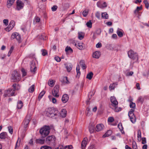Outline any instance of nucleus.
<instances>
[{
    "instance_id": "1",
    "label": "nucleus",
    "mask_w": 149,
    "mask_h": 149,
    "mask_svg": "<svg viewBox=\"0 0 149 149\" xmlns=\"http://www.w3.org/2000/svg\"><path fill=\"white\" fill-rule=\"evenodd\" d=\"M130 107L132 108L130 110L129 112L128 115L131 121L133 123H134L136 122V118L135 116L134 113V109L135 108L136 104L132 102H131L130 104Z\"/></svg>"
},
{
    "instance_id": "2",
    "label": "nucleus",
    "mask_w": 149,
    "mask_h": 149,
    "mask_svg": "<svg viewBox=\"0 0 149 149\" xmlns=\"http://www.w3.org/2000/svg\"><path fill=\"white\" fill-rule=\"evenodd\" d=\"M50 128L49 126L45 125L40 129L39 133L42 138H45L50 133Z\"/></svg>"
},
{
    "instance_id": "3",
    "label": "nucleus",
    "mask_w": 149,
    "mask_h": 149,
    "mask_svg": "<svg viewBox=\"0 0 149 149\" xmlns=\"http://www.w3.org/2000/svg\"><path fill=\"white\" fill-rule=\"evenodd\" d=\"M59 113L57 110L55 108H48L45 111V115L46 116L52 117L54 116L58 115Z\"/></svg>"
},
{
    "instance_id": "4",
    "label": "nucleus",
    "mask_w": 149,
    "mask_h": 149,
    "mask_svg": "<svg viewBox=\"0 0 149 149\" xmlns=\"http://www.w3.org/2000/svg\"><path fill=\"white\" fill-rule=\"evenodd\" d=\"M110 101L112 105L114 107L115 111L118 112L121 110L120 108H117L118 103L115 97H111L110 98Z\"/></svg>"
},
{
    "instance_id": "5",
    "label": "nucleus",
    "mask_w": 149,
    "mask_h": 149,
    "mask_svg": "<svg viewBox=\"0 0 149 149\" xmlns=\"http://www.w3.org/2000/svg\"><path fill=\"white\" fill-rule=\"evenodd\" d=\"M11 78L13 82L18 81L21 79L20 74L17 71H14L12 74Z\"/></svg>"
},
{
    "instance_id": "6",
    "label": "nucleus",
    "mask_w": 149,
    "mask_h": 149,
    "mask_svg": "<svg viewBox=\"0 0 149 149\" xmlns=\"http://www.w3.org/2000/svg\"><path fill=\"white\" fill-rule=\"evenodd\" d=\"M128 55L129 57L133 60L136 59L138 60V56L137 53H134L132 50H130L128 52Z\"/></svg>"
},
{
    "instance_id": "7",
    "label": "nucleus",
    "mask_w": 149,
    "mask_h": 149,
    "mask_svg": "<svg viewBox=\"0 0 149 149\" xmlns=\"http://www.w3.org/2000/svg\"><path fill=\"white\" fill-rule=\"evenodd\" d=\"M31 117L29 115H27L24 120L23 124L24 125V127L25 129L24 130L26 131L25 129L28 127V125L31 120Z\"/></svg>"
},
{
    "instance_id": "8",
    "label": "nucleus",
    "mask_w": 149,
    "mask_h": 149,
    "mask_svg": "<svg viewBox=\"0 0 149 149\" xmlns=\"http://www.w3.org/2000/svg\"><path fill=\"white\" fill-rule=\"evenodd\" d=\"M15 93L14 90H13L12 89H9L4 92V97H6L14 96L15 95Z\"/></svg>"
},
{
    "instance_id": "9",
    "label": "nucleus",
    "mask_w": 149,
    "mask_h": 149,
    "mask_svg": "<svg viewBox=\"0 0 149 149\" xmlns=\"http://www.w3.org/2000/svg\"><path fill=\"white\" fill-rule=\"evenodd\" d=\"M59 91V86L58 85L55 86L52 91L53 95L55 97H58L59 96V95L58 94Z\"/></svg>"
},
{
    "instance_id": "10",
    "label": "nucleus",
    "mask_w": 149,
    "mask_h": 149,
    "mask_svg": "<svg viewBox=\"0 0 149 149\" xmlns=\"http://www.w3.org/2000/svg\"><path fill=\"white\" fill-rule=\"evenodd\" d=\"M15 25V22L13 20H12L10 22L8 26L5 29V30L6 31H9L12 29Z\"/></svg>"
},
{
    "instance_id": "11",
    "label": "nucleus",
    "mask_w": 149,
    "mask_h": 149,
    "mask_svg": "<svg viewBox=\"0 0 149 149\" xmlns=\"http://www.w3.org/2000/svg\"><path fill=\"white\" fill-rule=\"evenodd\" d=\"M12 39L15 38L19 42H21V37L19 34L15 32L13 33L11 36Z\"/></svg>"
},
{
    "instance_id": "12",
    "label": "nucleus",
    "mask_w": 149,
    "mask_h": 149,
    "mask_svg": "<svg viewBox=\"0 0 149 149\" xmlns=\"http://www.w3.org/2000/svg\"><path fill=\"white\" fill-rule=\"evenodd\" d=\"M17 9L19 10L22 8L24 6V4L23 2L19 0L17 1Z\"/></svg>"
},
{
    "instance_id": "13",
    "label": "nucleus",
    "mask_w": 149,
    "mask_h": 149,
    "mask_svg": "<svg viewBox=\"0 0 149 149\" xmlns=\"http://www.w3.org/2000/svg\"><path fill=\"white\" fill-rule=\"evenodd\" d=\"M55 139L54 136H48L46 138V141L47 143H54L55 142Z\"/></svg>"
},
{
    "instance_id": "14",
    "label": "nucleus",
    "mask_w": 149,
    "mask_h": 149,
    "mask_svg": "<svg viewBox=\"0 0 149 149\" xmlns=\"http://www.w3.org/2000/svg\"><path fill=\"white\" fill-rule=\"evenodd\" d=\"M36 69L37 68L35 62L32 61L31 64L30 70L31 72L33 73H35L36 70Z\"/></svg>"
},
{
    "instance_id": "15",
    "label": "nucleus",
    "mask_w": 149,
    "mask_h": 149,
    "mask_svg": "<svg viewBox=\"0 0 149 149\" xmlns=\"http://www.w3.org/2000/svg\"><path fill=\"white\" fill-rule=\"evenodd\" d=\"M104 128V126L102 124H98L96 126L95 130L99 132L102 131Z\"/></svg>"
},
{
    "instance_id": "16",
    "label": "nucleus",
    "mask_w": 149,
    "mask_h": 149,
    "mask_svg": "<svg viewBox=\"0 0 149 149\" xmlns=\"http://www.w3.org/2000/svg\"><path fill=\"white\" fill-rule=\"evenodd\" d=\"M101 55V53L99 51H96L93 54L92 56L93 58L98 59Z\"/></svg>"
},
{
    "instance_id": "17",
    "label": "nucleus",
    "mask_w": 149,
    "mask_h": 149,
    "mask_svg": "<svg viewBox=\"0 0 149 149\" xmlns=\"http://www.w3.org/2000/svg\"><path fill=\"white\" fill-rule=\"evenodd\" d=\"M15 0H7V6L8 8L11 7L12 6Z\"/></svg>"
},
{
    "instance_id": "18",
    "label": "nucleus",
    "mask_w": 149,
    "mask_h": 149,
    "mask_svg": "<svg viewBox=\"0 0 149 149\" xmlns=\"http://www.w3.org/2000/svg\"><path fill=\"white\" fill-rule=\"evenodd\" d=\"M69 97L68 95L65 94L63 95L62 98V101L64 103L66 102L68 100Z\"/></svg>"
},
{
    "instance_id": "19",
    "label": "nucleus",
    "mask_w": 149,
    "mask_h": 149,
    "mask_svg": "<svg viewBox=\"0 0 149 149\" xmlns=\"http://www.w3.org/2000/svg\"><path fill=\"white\" fill-rule=\"evenodd\" d=\"M97 5L98 7L101 8L106 7L107 6L105 2H104L103 4H102L100 2H98L97 3Z\"/></svg>"
},
{
    "instance_id": "20",
    "label": "nucleus",
    "mask_w": 149,
    "mask_h": 149,
    "mask_svg": "<svg viewBox=\"0 0 149 149\" xmlns=\"http://www.w3.org/2000/svg\"><path fill=\"white\" fill-rule=\"evenodd\" d=\"M117 33L120 37H122L123 36V31L121 29H118L117 31Z\"/></svg>"
},
{
    "instance_id": "21",
    "label": "nucleus",
    "mask_w": 149,
    "mask_h": 149,
    "mask_svg": "<svg viewBox=\"0 0 149 149\" xmlns=\"http://www.w3.org/2000/svg\"><path fill=\"white\" fill-rule=\"evenodd\" d=\"M87 139V138H84L82 141L81 144V148L82 149L84 148L86 146Z\"/></svg>"
},
{
    "instance_id": "22",
    "label": "nucleus",
    "mask_w": 149,
    "mask_h": 149,
    "mask_svg": "<svg viewBox=\"0 0 149 149\" xmlns=\"http://www.w3.org/2000/svg\"><path fill=\"white\" fill-rule=\"evenodd\" d=\"M65 65L67 71L68 72H70L72 69V65L71 63H68L66 64Z\"/></svg>"
},
{
    "instance_id": "23",
    "label": "nucleus",
    "mask_w": 149,
    "mask_h": 149,
    "mask_svg": "<svg viewBox=\"0 0 149 149\" xmlns=\"http://www.w3.org/2000/svg\"><path fill=\"white\" fill-rule=\"evenodd\" d=\"M67 114V111L65 109H62L60 113V115L63 118L65 117Z\"/></svg>"
},
{
    "instance_id": "24",
    "label": "nucleus",
    "mask_w": 149,
    "mask_h": 149,
    "mask_svg": "<svg viewBox=\"0 0 149 149\" xmlns=\"http://www.w3.org/2000/svg\"><path fill=\"white\" fill-rule=\"evenodd\" d=\"M82 43H78L75 44V46L79 49L81 50L84 49V47L82 45Z\"/></svg>"
},
{
    "instance_id": "25",
    "label": "nucleus",
    "mask_w": 149,
    "mask_h": 149,
    "mask_svg": "<svg viewBox=\"0 0 149 149\" xmlns=\"http://www.w3.org/2000/svg\"><path fill=\"white\" fill-rule=\"evenodd\" d=\"M7 134L6 132H3L0 134V138L2 139H5L7 137Z\"/></svg>"
},
{
    "instance_id": "26",
    "label": "nucleus",
    "mask_w": 149,
    "mask_h": 149,
    "mask_svg": "<svg viewBox=\"0 0 149 149\" xmlns=\"http://www.w3.org/2000/svg\"><path fill=\"white\" fill-rule=\"evenodd\" d=\"M112 133V132L111 130H109L107 131V132L104 135L103 137H106L109 136L111 135Z\"/></svg>"
},
{
    "instance_id": "27",
    "label": "nucleus",
    "mask_w": 149,
    "mask_h": 149,
    "mask_svg": "<svg viewBox=\"0 0 149 149\" xmlns=\"http://www.w3.org/2000/svg\"><path fill=\"white\" fill-rule=\"evenodd\" d=\"M93 76V73L92 72H90L88 73L86 76V78L89 79L91 80Z\"/></svg>"
},
{
    "instance_id": "28",
    "label": "nucleus",
    "mask_w": 149,
    "mask_h": 149,
    "mask_svg": "<svg viewBox=\"0 0 149 149\" xmlns=\"http://www.w3.org/2000/svg\"><path fill=\"white\" fill-rule=\"evenodd\" d=\"M79 64L82 67L83 69H84L86 68V66L84 61L81 60L79 62Z\"/></svg>"
},
{
    "instance_id": "29",
    "label": "nucleus",
    "mask_w": 149,
    "mask_h": 149,
    "mask_svg": "<svg viewBox=\"0 0 149 149\" xmlns=\"http://www.w3.org/2000/svg\"><path fill=\"white\" fill-rule=\"evenodd\" d=\"M142 7L141 6L140 7L137 6L136 9L134 11V13L136 15L138 14L139 12L141 9H142Z\"/></svg>"
},
{
    "instance_id": "30",
    "label": "nucleus",
    "mask_w": 149,
    "mask_h": 149,
    "mask_svg": "<svg viewBox=\"0 0 149 149\" xmlns=\"http://www.w3.org/2000/svg\"><path fill=\"white\" fill-rule=\"evenodd\" d=\"M23 106V103L21 101H19L17 104V107L18 109H20L22 108Z\"/></svg>"
},
{
    "instance_id": "31",
    "label": "nucleus",
    "mask_w": 149,
    "mask_h": 149,
    "mask_svg": "<svg viewBox=\"0 0 149 149\" xmlns=\"http://www.w3.org/2000/svg\"><path fill=\"white\" fill-rule=\"evenodd\" d=\"M86 115L87 116H90L92 114L90 109L89 107H87L86 111Z\"/></svg>"
},
{
    "instance_id": "32",
    "label": "nucleus",
    "mask_w": 149,
    "mask_h": 149,
    "mask_svg": "<svg viewBox=\"0 0 149 149\" xmlns=\"http://www.w3.org/2000/svg\"><path fill=\"white\" fill-rule=\"evenodd\" d=\"M45 141V139H38L36 140V143H40L41 144H43L44 143Z\"/></svg>"
},
{
    "instance_id": "33",
    "label": "nucleus",
    "mask_w": 149,
    "mask_h": 149,
    "mask_svg": "<svg viewBox=\"0 0 149 149\" xmlns=\"http://www.w3.org/2000/svg\"><path fill=\"white\" fill-rule=\"evenodd\" d=\"M108 15L107 13H102V17L103 19H107L108 18Z\"/></svg>"
},
{
    "instance_id": "34",
    "label": "nucleus",
    "mask_w": 149,
    "mask_h": 149,
    "mask_svg": "<svg viewBox=\"0 0 149 149\" xmlns=\"http://www.w3.org/2000/svg\"><path fill=\"white\" fill-rule=\"evenodd\" d=\"M95 127L94 125H91L89 127V131L91 133H93Z\"/></svg>"
},
{
    "instance_id": "35",
    "label": "nucleus",
    "mask_w": 149,
    "mask_h": 149,
    "mask_svg": "<svg viewBox=\"0 0 149 149\" xmlns=\"http://www.w3.org/2000/svg\"><path fill=\"white\" fill-rule=\"evenodd\" d=\"M45 93V91H42L39 94L38 97V99L39 101L42 98V97L43 96L44 94Z\"/></svg>"
},
{
    "instance_id": "36",
    "label": "nucleus",
    "mask_w": 149,
    "mask_h": 149,
    "mask_svg": "<svg viewBox=\"0 0 149 149\" xmlns=\"http://www.w3.org/2000/svg\"><path fill=\"white\" fill-rule=\"evenodd\" d=\"M80 67L79 65H77L76 67V71L77 73V76H79L80 75Z\"/></svg>"
},
{
    "instance_id": "37",
    "label": "nucleus",
    "mask_w": 149,
    "mask_h": 149,
    "mask_svg": "<svg viewBox=\"0 0 149 149\" xmlns=\"http://www.w3.org/2000/svg\"><path fill=\"white\" fill-rule=\"evenodd\" d=\"M141 131L140 130H138V133H137V138L138 140L139 141H140L141 140Z\"/></svg>"
},
{
    "instance_id": "38",
    "label": "nucleus",
    "mask_w": 149,
    "mask_h": 149,
    "mask_svg": "<svg viewBox=\"0 0 149 149\" xmlns=\"http://www.w3.org/2000/svg\"><path fill=\"white\" fill-rule=\"evenodd\" d=\"M65 50L66 52H69L70 53H72L73 52L72 49L71 48L68 46H67L65 48Z\"/></svg>"
},
{
    "instance_id": "39",
    "label": "nucleus",
    "mask_w": 149,
    "mask_h": 149,
    "mask_svg": "<svg viewBox=\"0 0 149 149\" xmlns=\"http://www.w3.org/2000/svg\"><path fill=\"white\" fill-rule=\"evenodd\" d=\"M143 3H144L146 8L148 9L149 7V3L147 0H144L143 1Z\"/></svg>"
},
{
    "instance_id": "40",
    "label": "nucleus",
    "mask_w": 149,
    "mask_h": 149,
    "mask_svg": "<svg viewBox=\"0 0 149 149\" xmlns=\"http://www.w3.org/2000/svg\"><path fill=\"white\" fill-rule=\"evenodd\" d=\"M144 98L143 97L140 96L138 98L137 100V102H140L142 104L144 101Z\"/></svg>"
},
{
    "instance_id": "41",
    "label": "nucleus",
    "mask_w": 149,
    "mask_h": 149,
    "mask_svg": "<svg viewBox=\"0 0 149 149\" xmlns=\"http://www.w3.org/2000/svg\"><path fill=\"white\" fill-rule=\"evenodd\" d=\"M118 127L119 128V129L120 130L121 132L123 133V132H123V133H124V132L123 131V128L122 126V125L121 124V123H119L118 124Z\"/></svg>"
},
{
    "instance_id": "42",
    "label": "nucleus",
    "mask_w": 149,
    "mask_h": 149,
    "mask_svg": "<svg viewBox=\"0 0 149 149\" xmlns=\"http://www.w3.org/2000/svg\"><path fill=\"white\" fill-rule=\"evenodd\" d=\"M48 84L51 87H53L54 84V83L53 80H49L48 82Z\"/></svg>"
},
{
    "instance_id": "43",
    "label": "nucleus",
    "mask_w": 149,
    "mask_h": 149,
    "mask_svg": "<svg viewBox=\"0 0 149 149\" xmlns=\"http://www.w3.org/2000/svg\"><path fill=\"white\" fill-rule=\"evenodd\" d=\"M63 7V10H65L69 7V4L68 3H63L62 5Z\"/></svg>"
},
{
    "instance_id": "44",
    "label": "nucleus",
    "mask_w": 149,
    "mask_h": 149,
    "mask_svg": "<svg viewBox=\"0 0 149 149\" xmlns=\"http://www.w3.org/2000/svg\"><path fill=\"white\" fill-rule=\"evenodd\" d=\"M35 86L34 85L31 86L29 89L28 91L29 92L32 93L34 90Z\"/></svg>"
},
{
    "instance_id": "45",
    "label": "nucleus",
    "mask_w": 149,
    "mask_h": 149,
    "mask_svg": "<svg viewBox=\"0 0 149 149\" xmlns=\"http://www.w3.org/2000/svg\"><path fill=\"white\" fill-rule=\"evenodd\" d=\"M86 25L89 28H91L92 26V23L91 20H89L86 23Z\"/></svg>"
},
{
    "instance_id": "46",
    "label": "nucleus",
    "mask_w": 149,
    "mask_h": 149,
    "mask_svg": "<svg viewBox=\"0 0 149 149\" xmlns=\"http://www.w3.org/2000/svg\"><path fill=\"white\" fill-rule=\"evenodd\" d=\"M78 37L79 40H81L84 38V36L83 35L82 33L79 32L78 33Z\"/></svg>"
},
{
    "instance_id": "47",
    "label": "nucleus",
    "mask_w": 149,
    "mask_h": 149,
    "mask_svg": "<svg viewBox=\"0 0 149 149\" xmlns=\"http://www.w3.org/2000/svg\"><path fill=\"white\" fill-rule=\"evenodd\" d=\"M63 82L64 83L67 84H68L69 83V82L68 80V78L67 77H64L63 78Z\"/></svg>"
},
{
    "instance_id": "48",
    "label": "nucleus",
    "mask_w": 149,
    "mask_h": 149,
    "mask_svg": "<svg viewBox=\"0 0 149 149\" xmlns=\"http://www.w3.org/2000/svg\"><path fill=\"white\" fill-rule=\"evenodd\" d=\"M21 71L22 73V76L23 77L25 76L26 75V73L25 71V70L23 68L21 69Z\"/></svg>"
},
{
    "instance_id": "49",
    "label": "nucleus",
    "mask_w": 149,
    "mask_h": 149,
    "mask_svg": "<svg viewBox=\"0 0 149 149\" xmlns=\"http://www.w3.org/2000/svg\"><path fill=\"white\" fill-rule=\"evenodd\" d=\"M114 120V119L113 117H110L108 118V121L109 122H112Z\"/></svg>"
},
{
    "instance_id": "50",
    "label": "nucleus",
    "mask_w": 149,
    "mask_h": 149,
    "mask_svg": "<svg viewBox=\"0 0 149 149\" xmlns=\"http://www.w3.org/2000/svg\"><path fill=\"white\" fill-rule=\"evenodd\" d=\"M42 55L43 56H45L47 54V52L45 49H42Z\"/></svg>"
},
{
    "instance_id": "51",
    "label": "nucleus",
    "mask_w": 149,
    "mask_h": 149,
    "mask_svg": "<svg viewBox=\"0 0 149 149\" xmlns=\"http://www.w3.org/2000/svg\"><path fill=\"white\" fill-rule=\"evenodd\" d=\"M114 86L115 85L114 84H110L109 87V89L110 90H111L114 89L115 88Z\"/></svg>"
},
{
    "instance_id": "52",
    "label": "nucleus",
    "mask_w": 149,
    "mask_h": 149,
    "mask_svg": "<svg viewBox=\"0 0 149 149\" xmlns=\"http://www.w3.org/2000/svg\"><path fill=\"white\" fill-rule=\"evenodd\" d=\"M40 149H52L51 148L47 146H44L41 147Z\"/></svg>"
},
{
    "instance_id": "53",
    "label": "nucleus",
    "mask_w": 149,
    "mask_h": 149,
    "mask_svg": "<svg viewBox=\"0 0 149 149\" xmlns=\"http://www.w3.org/2000/svg\"><path fill=\"white\" fill-rule=\"evenodd\" d=\"M3 22L5 25L7 26L8 23V19H4L3 20Z\"/></svg>"
},
{
    "instance_id": "54",
    "label": "nucleus",
    "mask_w": 149,
    "mask_h": 149,
    "mask_svg": "<svg viewBox=\"0 0 149 149\" xmlns=\"http://www.w3.org/2000/svg\"><path fill=\"white\" fill-rule=\"evenodd\" d=\"M88 14V12L86 10H84L83 11L82 13V14L84 17H86Z\"/></svg>"
},
{
    "instance_id": "55",
    "label": "nucleus",
    "mask_w": 149,
    "mask_h": 149,
    "mask_svg": "<svg viewBox=\"0 0 149 149\" xmlns=\"http://www.w3.org/2000/svg\"><path fill=\"white\" fill-rule=\"evenodd\" d=\"M8 129L9 132L11 134H12L13 132V129L11 126H9L8 127Z\"/></svg>"
},
{
    "instance_id": "56",
    "label": "nucleus",
    "mask_w": 149,
    "mask_h": 149,
    "mask_svg": "<svg viewBox=\"0 0 149 149\" xmlns=\"http://www.w3.org/2000/svg\"><path fill=\"white\" fill-rule=\"evenodd\" d=\"M57 6H54L52 8V10L53 11H56L57 9Z\"/></svg>"
},
{
    "instance_id": "57",
    "label": "nucleus",
    "mask_w": 149,
    "mask_h": 149,
    "mask_svg": "<svg viewBox=\"0 0 149 149\" xmlns=\"http://www.w3.org/2000/svg\"><path fill=\"white\" fill-rule=\"evenodd\" d=\"M95 16L98 19H100V13L97 12L95 14Z\"/></svg>"
},
{
    "instance_id": "58",
    "label": "nucleus",
    "mask_w": 149,
    "mask_h": 149,
    "mask_svg": "<svg viewBox=\"0 0 149 149\" xmlns=\"http://www.w3.org/2000/svg\"><path fill=\"white\" fill-rule=\"evenodd\" d=\"M133 74V72L132 71L130 72H128L127 73V74H126V75L127 76H131Z\"/></svg>"
},
{
    "instance_id": "59",
    "label": "nucleus",
    "mask_w": 149,
    "mask_h": 149,
    "mask_svg": "<svg viewBox=\"0 0 149 149\" xmlns=\"http://www.w3.org/2000/svg\"><path fill=\"white\" fill-rule=\"evenodd\" d=\"M102 44L101 43L98 42L96 45V47L97 48H100L102 47Z\"/></svg>"
},
{
    "instance_id": "60",
    "label": "nucleus",
    "mask_w": 149,
    "mask_h": 149,
    "mask_svg": "<svg viewBox=\"0 0 149 149\" xmlns=\"http://www.w3.org/2000/svg\"><path fill=\"white\" fill-rule=\"evenodd\" d=\"M142 144H145L146 143V139L145 138H143L142 139Z\"/></svg>"
},
{
    "instance_id": "61",
    "label": "nucleus",
    "mask_w": 149,
    "mask_h": 149,
    "mask_svg": "<svg viewBox=\"0 0 149 149\" xmlns=\"http://www.w3.org/2000/svg\"><path fill=\"white\" fill-rule=\"evenodd\" d=\"M17 86V85L16 84H14L12 85V87L14 88V89H13V90H14L15 92V90H16V88Z\"/></svg>"
},
{
    "instance_id": "62",
    "label": "nucleus",
    "mask_w": 149,
    "mask_h": 149,
    "mask_svg": "<svg viewBox=\"0 0 149 149\" xmlns=\"http://www.w3.org/2000/svg\"><path fill=\"white\" fill-rule=\"evenodd\" d=\"M55 60L58 62H59L61 61V58L58 56L56 57L55 58Z\"/></svg>"
},
{
    "instance_id": "63",
    "label": "nucleus",
    "mask_w": 149,
    "mask_h": 149,
    "mask_svg": "<svg viewBox=\"0 0 149 149\" xmlns=\"http://www.w3.org/2000/svg\"><path fill=\"white\" fill-rule=\"evenodd\" d=\"M35 20L36 22H39L40 20V19L37 17H36L35 18Z\"/></svg>"
},
{
    "instance_id": "64",
    "label": "nucleus",
    "mask_w": 149,
    "mask_h": 149,
    "mask_svg": "<svg viewBox=\"0 0 149 149\" xmlns=\"http://www.w3.org/2000/svg\"><path fill=\"white\" fill-rule=\"evenodd\" d=\"M52 101L53 103L55 104L56 103V100L55 98H52Z\"/></svg>"
}]
</instances>
